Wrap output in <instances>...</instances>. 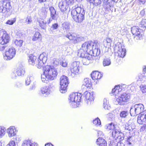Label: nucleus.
I'll return each mask as SVG.
<instances>
[{
	"mask_svg": "<svg viewBox=\"0 0 146 146\" xmlns=\"http://www.w3.org/2000/svg\"><path fill=\"white\" fill-rule=\"evenodd\" d=\"M109 39L106 40L104 41V45L106 47L109 48L111 44L109 42L110 41Z\"/></svg>",
	"mask_w": 146,
	"mask_h": 146,
	"instance_id": "obj_49",
	"label": "nucleus"
},
{
	"mask_svg": "<svg viewBox=\"0 0 146 146\" xmlns=\"http://www.w3.org/2000/svg\"><path fill=\"white\" fill-rule=\"evenodd\" d=\"M62 27L63 29L68 30L70 28V24L68 22H64L62 25Z\"/></svg>",
	"mask_w": 146,
	"mask_h": 146,
	"instance_id": "obj_44",
	"label": "nucleus"
},
{
	"mask_svg": "<svg viewBox=\"0 0 146 146\" xmlns=\"http://www.w3.org/2000/svg\"><path fill=\"white\" fill-rule=\"evenodd\" d=\"M103 106L105 109L109 110L110 108L108 100L106 98H104V100Z\"/></svg>",
	"mask_w": 146,
	"mask_h": 146,
	"instance_id": "obj_37",
	"label": "nucleus"
},
{
	"mask_svg": "<svg viewBox=\"0 0 146 146\" xmlns=\"http://www.w3.org/2000/svg\"><path fill=\"white\" fill-rule=\"evenodd\" d=\"M6 131L8 137L10 138L15 136L17 131L14 126H11L7 129Z\"/></svg>",
	"mask_w": 146,
	"mask_h": 146,
	"instance_id": "obj_22",
	"label": "nucleus"
},
{
	"mask_svg": "<svg viewBox=\"0 0 146 146\" xmlns=\"http://www.w3.org/2000/svg\"><path fill=\"white\" fill-rule=\"evenodd\" d=\"M82 14L84 15L85 14V10L83 8L80 7H75L74 9H72L71 11V15H75L77 13Z\"/></svg>",
	"mask_w": 146,
	"mask_h": 146,
	"instance_id": "obj_23",
	"label": "nucleus"
},
{
	"mask_svg": "<svg viewBox=\"0 0 146 146\" xmlns=\"http://www.w3.org/2000/svg\"><path fill=\"white\" fill-rule=\"evenodd\" d=\"M34 79V77L33 75H30L28 76L25 80V85H29L31 82L33 81Z\"/></svg>",
	"mask_w": 146,
	"mask_h": 146,
	"instance_id": "obj_33",
	"label": "nucleus"
},
{
	"mask_svg": "<svg viewBox=\"0 0 146 146\" xmlns=\"http://www.w3.org/2000/svg\"><path fill=\"white\" fill-rule=\"evenodd\" d=\"M145 75L144 73H143L142 74H140L139 76V80L142 81V80L143 79V78L144 77Z\"/></svg>",
	"mask_w": 146,
	"mask_h": 146,
	"instance_id": "obj_61",
	"label": "nucleus"
},
{
	"mask_svg": "<svg viewBox=\"0 0 146 146\" xmlns=\"http://www.w3.org/2000/svg\"><path fill=\"white\" fill-rule=\"evenodd\" d=\"M7 146H18L15 143V141L13 140L11 141Z\"/></svg>",
	"mask_w": 146,
	"mask_h": 146,
	"instance_id": "obj_54",
	"label": "nucleus"
},
{
	"mask_svg": "<svg viewBox=\"0 0 146 146\" xmlns=\"http://www.w3.org/2000/svg\"><path fill=\"white\" fill-rule=\"evenodd\" d=\"M5 128L4 127H0V137H2L5 134Z\"/></svg>",
	"mask_w": 146,
	"mask_h": 146,
	"instance_id": "obj_46",
	"label": "nucleus"
},
{
	"mask_svg": "<svg viewBox=\"0 0 146 146\" xmlns=\"http://www.w3.org/2000/svg\"><path fill=\"white\" fill-rule=\"evenodd\" d=\"M92 61V57L89 55L82 58V62L84 65H88Z\"/></svg>",
	"mask_w": 146,
	"mask_h": 146,
	"instance_id": "obj_28",
	"label": "nucleus"
},
{
	"mask_svg": "<svg viewBox=\"0 0 146 146\" xmlns=\"http://www.w3.org/2000/svg\"><path fill=\"white\" fill-rule=\"evenodd\" d=\"M10 40L9 35L5 31L0 30V43L4 44L8 43Z\"/></svg>",
	"mask_w": 146,
	"mask_h": 146,
	"instance_id": "obj_17",
	"label": "nucleus"
},
{
	"mask_svg": "<svg viewBox=\"0 0 146 146\" xmlns=\"http://www.w3.org/2000/svg\"><path fill=\"white\" fill-rule=\"evenodd\" d=\"M117 144V142L115 141V139H114V141L110 143V146H116Z\"/></svg>",
	"mask_w": 146,
	"mask_h": 146,
	"instance_id": "obj_60",
	"label": "nucleus"
},
{
	"mask_svg": "<svg viewBox=\"0 0 146 146\" xmlns=\"http://www.w3.org/2000/svg\"><path fill=\"white\" fill-rule=\"evenodd\" d=\"M13 141H16V142H18L21 141V137L19 136H17L13 138Z\"/></svg>",
	"mask_w": 146,
	"mask_h": 146,
	"instance_id": "obj_58",
	"label": "nucleus"
},
{
	"mask_svg": "<svg viewBox=\"0 0 146 146\" xmlns=\"http://www.w3.org/2000/svg\"><path fill=\"white\" fill-rule=\"evenodd\" d=\"M144 109L143 105L141 104H135L131 108L130 112L132 116H136L142 113Z\"/></svg>",
	"mask_w": 146,
	"mask_h": 146,
	"instance_id": "obj_7",
	"label": "nucleus"
},
{
	"mask_svg": "<svg viewBox=\"0 0 146 146\" xmlns=\"http://www.w3.org/2000/svg\"><path fill=\"white\" fill-rule=\"evenodd\" d=\"M23 41L22 40L15 39L13 41V43L17 47H20L22 45Z\"/></svg>",
	"mask_w": 146,
	"mask_h": 146,
	"instance_id": "obj_36",
	"label": "nucleus"
},
{
	"mask_svg": "<svg viewBox=\"0 0 146 146\" xmlns=\"http://www.w3.org/2000/svg\"><path fill=\"white\" fill-rule=\"evenodd\" d=\"M25 21L27 24H30L32 22V18L31 16H28Z\"/></svg>",
	"mask_w": 146,
	"mask_h": 146,
	"instance_id": "obj_52",
	"label": "nucleus"
},
{
	"mask_svg": "<svg viewBox=\"0 0 146 146\" xmlns=\"http://www.w3.org/2000/svg\"><path fill=\"white\" fill-rule=\"evenodd\" d=\"M16 54V50L13 47L9 48L8 50L5 52V56H4V59L6 60H10L15 56Z\"/></svg>",
	"mask_w": 146,
	"mask_h": 146,
	"instance_id": "obj_18",
	"label": "nucleus"
},
{
	"mask_svg": "<svg viewBox=\"0 0 146 146\" xmlns=\"http://www.w3.org/2000/svg\"><path fill=\"white\" fill-rule=\"evenodd\" d=\"M113 137L117 142L116 146H124L123 144L121 142L124 139V134L122 133H119L117 130H115L113 132Z\"/></svg>",
	"mask_w": 146,
	"mask_h": 146,
	"instance_id": "obj_10",
	"label": "nucleus"
},
{
	"mask_svg": "<svg viewBox=\"0 0 146 146\" xmlns=\"http://www.w3.org/2000/svg\"><path fill=\"white\" fill-rule=\"evenodd\" d=\"M74 0H62L58 4V7L60 11L63 12L68 8V5L72 4Z\"/></svg>",
	"mask_w": 146,
	"mask_h": 146,
	"instance_id": "obj_13",
	"label": "nucleus"
},
{
	"mask_svg": "<svg viewBox=\"0 0 146 146\" xmlns=\"http://www.w3.org/2000/svg\"><path fill=\"white\" fill-rule=\"evenodd\" d=\"M87 2H89L91 6L93 7L94 6H97L100 5L101 3V0H87Z\"/></svg>",
	"mask_w": 146,
	"mask_h": 146,
	"instance_id": "obj_31",
	"label": "nucleus"
},
{
	"mask_svg": "<svg viewBox=\"0 0 146 146\" xmlns=\"http://www.w3.org/2000/svg\"><path fill=\"white\" fill-rule=\"evenodd\" d=\"M93 123L95 125L97 126L100 125L101 124L100 121L98 117L93 120Z\"/></svg>",
	"mask_w": 146,
	"mask_h": 146,
	"instance_id": "obj_50",
	"label": "nucleus"
},
{
	"mask_svg": "<svg viewBox=\"0 0 146 146\" xmlns=\"http://www.w3.org/2000/svg\"><path fill=\"white\" fill-rule=\"evenodd\" d=\"M83 86L87 88H90L91 86V82L89 78H85L83 82Z\"/></svg>",
	"mask_w": 146,
	"mask_h": 146,
	"instance_id": "obj_34",
	"label": "nucleus"
},
{
	"mask_svg": "<svg viewBox=\"0 0 146 146\" xmlns=\"http://www.w3.org/2000/svg\"><path fill=\"white\" fill-rule=\"evenodd\" d=\"M49 10L50 13V17L46 21H44L42 19L39 21V25L41 28L43 29H45L46 27V24H49L52 20H56L58 17V14L54 8L51 6L49 7Z\"/></svg>",
	"mask_w": 146,
	"mask_h": 146,
	"instance_id": "obj_2",
	"label": "nucleus"
},
{
	"mask_svg": "<svg viewBox=\"0 0 146 146\" xmlns=\"http://www.w3.org/2000/svg\"><path fill=\"white\" fill-rule=\"evenodd\" d=\"M48 12V9L45 8H43L40 13V16L43 19H45L47 16Z\"/></svg>",
	"mask_w": 146,
	"mask_h": 146,
	"instance_id": "obj_35",
	"label": "nucleus"
},
{
	"mask_svg": "<svg viewBox=\"0 0 146 146\" xmlns=\"http://www.w3.org/2000/svg\"><path fill=\"white\" fill-rule=\"evenodd\" d=\"M16 71H14L11 74V78L13 79H15L17 76V74Z\"/></svg>",
	"mask_w": 146,
	"mask_h": 146,
	"instance_id": "obj_57",
	"label": "nucleus"
},
{
	"mask_svg": "<svg viewBox=\"0 0 146 146\" xmlns=\"http://www.w3.org/2000/svg\"><path fill=\"white\" fill-rule=\"evenodd\" d=\"M36 87V84L34 82L30 86L29 90H34Z\"/></svg>",
	"mask_w": 146,
	"mask_h": 146,
	"instance_id": "obj_59",
	"label": "nucleus"
},
{
	"mask_svg": "<svg viewBox=\"0 0 146 146\" xmlns=\"http://www.w3.org/2000/svg\"><path fill=\"white\" fill-rule=\"evenodd\" d=\"M66 36L70 40L73 41L74 38H76V35L74 33H69L66 35Z\"/></svg>",
	"mask_w": 146,
	"mask_h": 146,
	"instance_id": "obj_38",
	"label": "nucleus"
},
{
	"mask_svg": "<svg viewBox=\"0 0 146 146\" xmlns=\"http://www.w3.org/2000/svg\"><path fill=\"white\" fill-rule=\"evenodd\" d=\"M60 91L62 93H64L66 92V88L68 84V78L65 76H62L60 78Z\"/></svg>",
	"mask_w": 146,
	"mask_h": 146,
	"instance_id": "obj_14",
	"label": "nucleus"
},
{
	"mask_svg": "<svg viewBox=\"0 0 146 146\" xmlns=\"http://www.w3.org/2000/svg\"><path fill=\"white\" fill-rule=\"evenodd\" d=\"M43 70L46 76V79L53 80L56 78L58 74L57 71L52 66L46 65L43 67Z\"/></svg>",
	"mask_w": 146,
	"mask_h": 146,
	"instance_id": "obj_3",
	"label": "nucleus"
},
{
	"mask_svg": "<svg viewBox=\"0 0 146 146\" xmlns=\"http://www.w3.org/2000/svg\"><path fill=\"white\" fill-rule=\"evenodd\" d=\"M58 25L57 23H54L51 25L50 28V33H52L54 30L57 29L58 27Z\"/></svg>",
	"mask_w": 146,
	"mask_h": 146,
	"instance_id": "obj_39",
	"label": "nucleus"
},
{
	"mask_svg": "<svg viewBox=\"0 0 146 146\" xmlns=\"http://www.w3.org/2000/svg\"><path fill=\"white\" fill-rule=\"evenodd\" d=\"M41 39V35L40 33L38 32H35L34 35L33 36L32 40L33 41L40 40Z\"/></svg>",
	"mask_w": 146,
	"mask_h": 146,
	"instance_id": "obj_32",
	"label": "nucleus"
},
{
	"mask_svg": "<svg viewBox=\"0 0 146 146\" xmlns=\"http://www.w3.org/2000/svg\"><path fill=\"white\" fill-rule=\"evenodd\" d=\"M88 42H86L83 44L81 48L79 50L78 54V56L82 58L85 57L89 54H88Z\"/></svg>",
	"mask_w": 146,
	"mask_h": 146,
	"instance_id": "obj_15",
	"label": "nucleus"
},
{
	"mask_svg": "<svg viewBox=\"0 0 146 146\" xmlns=\"http://www.w3.org/2000/svg\"><path fill=\"white\" fill-rule=\"evenodd\" d=\"M130 96L129 94L126 93H123L118 97L117 96L114 100V104L116 105L123 104L124 102H127L129 100Z\"/></svg>",
	"mask_w": 146,
	"mask_h": 146,
	"instance_id": "obj_9",
	"label": "nucleus"
},
{
	"mask_svg": "<svg viewBox=\"0 0 146 146\" xmlns=\"http://www.w3.org/2000/svg\"><path fill=\"white\" fill-rule=\"evenodd\" d=\"M60 64L61 66L64 67H67L68 65V62L67 61L64 59L60 61Z\"/></svg>",
	"mask_w": 146,
	"mask_h": 146,
	"instance_id": "obj_48",
	"label": "nucleus"
},
{
	"mask_svg": "<svg viewBox=\"0 0 146 146\" xmlns=\"http://www.w3.org/2000/svg\"><path fill=\"white\" fill-rule=\"evenodd\" d=\"M139 28L138 26H134L131 28V31L133 35L134 36V39L135 40L141 39L142 38L143 29Z\"/></svg>",
	"mask_w": 146,
	"mask_h": 146,
	"instance_id": "obj_12",
	"label": "nucleus"
},
{
	"mask_svg": "<svg viewBox=\"0 0 146 146\" xmlns=\"http://www.w3.org/2000/svg\"><path fill=\"white\" fill-rule=\"evenodd\" d=\"M82 95L80 93H73L70 94L69 100L70 105L72 108L77 107V104L80 101Z\"/></svg>",
	"mask_w": 146,
	"mask_h": 146,
	"instance_id": "obj_6",
	"label": "nucleus"
},
{
	"mask_svg": "<svg viewBox=\"0 0 146 146\" xmlns=\"http://www.w3.org/2000/svg\"><path fill=\"white\" fill-rule=\"evenodd\" d=\"M37 144L31 140H25L22 143V146H37Z\"/></svg>",
	"mask_w": 146,
	"mask_h": 146,
	"instance_id": "obj_26",
	"label": "nucleus"
},
{
	"mask_svg": "<svg viewBox=\"0 0 146 146\" xmlns=\"http://www.w3.org/2000/svg\"><path fill=\"white\" fill-rule=\"evenodd\" d=\"M46 76L44 74V71L43 73V74L41 75V79L42 81L44 82H46L47 80H46Z\"/></svg>",
	"mask_w": 146,
	"mask_h": 146,
	"instance_id": "obj_55",
	"label": "nucleus"
},
{
	"mask_svg": "<svg viewBox=\"0 0 146 146\" xmlns=\"http://www.w3.org/2000/svg\"><path fill=\"white\" fill-rule=\"evenodd\" d=\"M132 136H129L127 137L126 143L128 145L131 144V143L132 142Z\"/></svg>",
	"mask_w": 146,
	"mask_h": 146,
	"instance_id": "obj_53",
	"label": "nucleus"
},
{
	"mask_svg": "<svg viewBox=\"0 0 146 146\" xmlns=\"http://www.w3.org/2000/svg\"><path fill=\"white\" fill-rule=\"evenodd\" d=\"M107 128L109 130H111L112 129V135L113 136V131L115 130H117L119 133H121L120 131H119V130L115 129V128H114V125L112 123H111L110 124H109L107 125Z\"/></svg>",
	"mask_w": 146,
	"mask_h": 146,
	"instance_id": "obj_41",
	"label": "nucleus"
},
{
	"mask_svg": "<svg viewBox=\"0 0 146 146\" xmlns=\"http://www.w3.org/2000/svg\"><path fill=\"white\" fill-rule=\"evenodd\" d=\"M111 63L110 60L109 58H106L104 59L103 61V65L104 66H108Z\"/></svg>",
	"mask_w": 146,
	"mask_h": 146,
	"instance_id": "obj_43",
	"label": "nucleus"
},
{
	"mask_svg": "<svg viewBox=\"0 0 146 146\" xmlns=\"http://www.w3.org/2000/svg\"><path fill=\"white\" fill-rule=\"evenodd\" d=\"M103 6L106 11V13H108L111 10V8L113 6L111 0H102Z\"/></svg>",
	"mask_w": 146,
	"mask_h": 146,
	"instance_id": "obj_19",
	"label": "nucleus"
},
{
	"mask_svg": "<svg viewBox=\"0 0 146 146\" xmlns=\"http://www.w3.org/2000/svg\"><path fill=\"white\" fill-rule=\"evenodd\" d=\"M11 2L9 0H3L0 1V12L3 13L10 11L12 8Z\"/></svg>",
	"mask_w": 146,
	"mask_h": 146,
	"instance_id": "obj_8",
	"label": "nucleus"
},
{
	"mask_svg": "<svg viewBox=\"0 0 146 146\" xmlns=\"http://www.w3.org/2000/svg\"><path fill=\"white\" fill-rule=\"evenodd\" d=\"M132 120L130 119L126 123L125 125V130L129 131L130 133H132L134 132L133 130L135 129V126L134 123H132Z\"/></svg>",
	"mask_w": 146,
	"mask_h": 146,
	"instance_id": "obj_20",
	"label": "nucleus"
},
{
	"mask_svg": "<svg viewBox=\"0 0 146 146\" xmlns=\"http://www.w3.org/2000/svg\"><path fill=\"white\" fill-rule=\"evenodd\" d=\"M96 143L99 146H106L107 145L106 141L101 137H99L98 138Z\"/></svg>",
	"mask_w": 146,
	"mask_h": 146,
	"instance_id": "obj_30",
	"label": "nucleus"
},
{
	"mask_svg": "<svg viewBox=\"0 0 146 146\" xmlns=\"http://www.w3.org/2000/svg\"><path fill=\"white\" fill-rule=\"evenodd\" d=\"M139 27L143 29V30H145L146 28V19L142 20L139 24Z\"/></svg>",
	"mask_w": 146,
	"mask_h": 146,
	"instance_id": "obj_40",
	"label": "nucleus"
},
{
	"mask_svg": "<svg viewBox=\"0 0 146 146\" xmlns=\"http://www.w3.org/2000/svg\"><path fill=\"white\" fill-rule=\"evenodd\" d=\"M88 52L89 54L93 56H96L99 55L100 52V50H99V46L100 44L97 40H94L93 42L91 41L88 42Z\"/></svg>",
	"mask_w": 146,
	"mask_h": 146,
	"instance_id": "obj_4",
	"label": "nucleus"
},
{
	"mask_svg": "<svg viewBox=\"0 0 146 146\" xmlns=\"http://www.w3.org/2000/svg\"><path fill=\"white\" fill-rule=\"evenodd\" d=\"M115 52V58H123L126 54V50L124 46H122L120 43L118 42L115 45L114 48Z\"/></svg>",
	"mask_w": 146,
	"mask_h": 146,
	"instance_id": "obj_5",
	"label": "nucleus"
},
{
	"mask_svg": "<svg viewBox=\"0 0 146 146\" xmlns=\"http://www.w3.org/2000/svg\"><path fill=\"white\" fill-rule=\"evenodd\" d=\"M102 76L101 73L98 71L93 72L91 74V77L93 80L100 79Z\"/></svg>",
	"mask_w": 146,
	"mask_h": 146,
	"instance_id": "obj_29",
	"label": "nucleus"
},
{
	"mask_svg": "<svg viewBox=\"0 0 146 146\" xmlns=\"http://www.w3.org/2000/svg\"><path fill=\"white\" fill-rule=\"evenodd\" d=\"M3 45H0V51L3 50L6 47L5 46H3Z\"/></svg>",
	"mask_w": 146,
	"mask_h": 146,
	"instance_id": "obj_64",
	"label": "nucleus"
},
{
	"mask_svg": "<svg viewBox=\"0 0 146 146\" xmlns=\"http://www.w3.org/2000/svg\"><path fill=\"white\" fill-rule=\"evenodd\" d=\"M128 114V111H123L120 112V116L122 118H125Z\"/></svg>",
	"mask_w": 146,
	"mask_h": 146,
	"instance_id": "obj_47",
	"label": "nucleus"
},
{
	"mask_svg": "<svg viewBox=\"0 0 146 146\" xmlns=\"http://www.w3.org/2000/svg\"><path fill=\"white\" fill-rule=\"evenodd\" d=\"M73 19L76 22L78 23L82 22L84 19V15L82 14H80L77 13L75 15H72Z\"/></svg>",
	"mask_w": 146,
	"mask_h": 146,
	"instance_id": "obj_24",
	"label": "nucleus"
},
{
	"mask_svg": "<svg viewBox=\"0 0 146 146\" xmlns=\"http://www.w3.org/2000/svg\"><path fill=\"white\" fill-rule=\"evenodd\" d=\"M124 90V88L121 86H115L114 88L112 89V93L115 94V95H116L117 94H119V93L122 90Z\"/></svg>",
	"mask_w": 146,
	"mask_h": 146,
	"instance_id": "obj_27",
	"label": "nucleus"
},
{
	"mask_svg": "<svg viewBox=\"0 0 146 146\" xmlns=\"http://www.w3.org/2000/svg\"><path fill=\"white\" fill-rule=\"evenodd\" d=\"M140 88L141 89L142 92L143 93L146 92V86L145 85H141L140 86Z\"/></svg>",
	"mask_w": 146,
	"mask_h": 146,
	"instance_id": "obj_56",
	"label": "nucleus"
},
{
	"mask_svg": "<svg viewBox=\"0 0 146 146\" xmlns=\"http://www.w3.org/2000/svg\"><path fill=\"white\" fill-rule=\"evenodd\" d=\"M140 114L138 116L137 122L138 123L142 124L146 122V110Z\"/></svg>",
	"mask_w": 146,
	"mask_h": 146,
	"instance_id": "obj_21",
	"label": "nucleus"
},
{
	"mask_svg": "<svg viewBox=\"0 0 146 146\" xmlns=\"http://www.w3.org/2000/svg\"><path fill=\"white\" fill-rule=\"evenodd\" d=\"M141 131H146V124L144 125L141 129Z\"/></svg>",
	"mask_w": 146,
	"mask_h": 146,
	"instance_id": "obj_63",
	"label": "nucleus"
},
{
	"mask_svg": "<svg viewBox=\"0 0 146 146\" xmlns=\"http://www.w3.org/2000/svg\"><path fill=\"white\" fill-rule=\"evenodd\" d=\"M54 86L52 84L42 87L39 92V94L42 96H46L52 92Z\"/></svg>",
	"mask_w": 146,
	"mask_h": 146,
	"instance_id": "obj_16",
	"label": "nucleus"
},
{
	"mask_svg": "<svg viewBox=\"0 0 146 146\" xmlns=\"http://www.w3.org/2000/svg\"><path fill=\"white\" fill-rule=\"evenodd\" d=\"M16 19V17H15L8 20L6 22V23L9 25H13L15 23V22Z\"/></svg>",
	"mask_w": 146,
	"mask_h": 146,
	"instance_id": "obj_45",
	"label": "nucleus"
},
{
	"mask_svg": "<svg viewBox=\"0 0 146 146\" xmlns=\"http://www.w3.org/2000/svg\"><path fill=\"white\" fill-rule=\"evenodd\" d=\"M83 96L86 100H88V103H89L88 102H90L91 103V102L94 100V98L92 93H90L88 91H86L84 92Z\"/></svg>",
	"mask_w": 146,
	"mask_h": 146,
	"instance_id": "obj_25",
	"label": "nucleus"
},
{
	"mask_svg": "<svg viewBox=\"0 0 146 146\" xmlns=\"http://www.w3.org/2000/svg\"><path fill=\"white\" fill-rule=\"evenodd\" d=\"M36 59V57L33 54H30L28 57L29 64L34 65L36 64V67L38 68H40L46 62L47 55L45 52H43L40 55L37 61Z\"/></svg>",
	"mask_w": 146,
	"mask_h": 146,
	"instance_id": "obj_1",
	"label": "nucleus"
},
{
	"mask_svg": "<svg viewBox=\"0 0 146 146\" xmlns=\"http://www.w3.org/2000/svg\"><path fill=\"white\" fill-rule=\"evenodd\" d=\"M53 64L54 66H56L59 64V61L58 60H56L54 61Z\"/></svg>",
	"mask_w": 146,
	"mask_h": 146,
	"instance_id": "obj_62",
	"label": "nucleus"
},
{
	"mask_svg": "<svg viewBox=\"0 0 146 146\" xmlns=\"http://www.w3.org/2000/svg\"><path fill=\"white\" fill-rule=\"evenodd\" d=\"M109 119L111 121H113L115 119V115L112 113H110L108 114Z\"/></svg>",
	"mask_w": 146,
	"mask_h": 146,
	"instance_id": "obj_51",
	"label": "nucleus"
},
{
	"mask_svg": "<svg viewBox=\"0 0 146 146\" xmlns=\"http://www.w3.org/2000/svg\"><path fill=\"white\" fill-rule=\"evenodd\" d=\"M80 62L78 61L74 62L71 64L70 68L71 74V76L72 77H74L76 75L80 73Z\"/></svg>",
	"mask_w": 146,
	"mask_h": 146,
	"instance_id": "obj_11",
	"label": "nucleus"
},
{
	"mask_svg": "<svg viewBox=\"0 0 146 146\" xmlns=\"http://www.w3.org/2000/svg\"><path fill=\"white\" fill-rule=\"evenodd\" d=\"M17 75L19 76H22L24 74L25 70L22 68H18L16 71Z\"/></svg>",
	"mask_w": 146,
	"mask_h": 146,
	"instance_id": "obj_42",
	"label": "nucleus"
}]
</instances>
